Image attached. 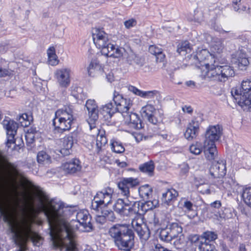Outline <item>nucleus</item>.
<instances>
[{
  "label": "nucleus",
  "instance_id": "obj_1",
  "mask_svg": "<svg viewBox=\"0 0 251 251\" xmlns=\"http://www.w3.org/2000/svg\"><path fill=\"white\" fill-rule=\"evenodd\" d=\"M26 184L32 192V204L46 215L52 244L65 251H76L74 240L75 229L89 232L92 229L91 217L86 210L76 212L73 207L65 206L56 199H50L39 186L31 181Z\"/></svg>",
  "mask_w": 251,
  "mask_h": 251
},
{
  "label": "nucleus",
  "instance_id": "obj_2",
  "mask_svg": "<svg viewBox=\"0 0 251 251\" xmlns=\"http://www.w3.org/2000/svg\"><path fill=\"white\" fill-rule=\"evenodd\" d=\"M196 66L201 70L204 79L219 82H225L234 75L232 67L224 65L217 56L210 53L206 50H202L194 55Z\"/></svg>",
  "mask_w": 251,
  "mask_h": 251
},
{
  "label": "nucleus",
  "instance_id": "obj_3",
  "mask_svg": "<svg viewBox=\"0 0 251 251\" xmlns=\"http://www.w3.org/2000/svg\"><path fill=\"white\" fill-rule=\"evenodd\" d=\"M7 224L10 236L19 247L18 251H25L27 243L29 240L35 246L39 247L42 244V238L32 229L30 220L25 218H11L8 220Z\"/></svg>",
  "mask_w": 251,
  "mask_h": 251
},
{
  "label": "nucleus",
  "instance_id": "obj_4",
  "mask_svg": "<svg viewBox=\"0 0 251 251\" xmlns=\"http://www.w3.org/2000/svg\"><path fill=\"white\" fill-rule=\"evenodd\" d=\"M92 36L94 44L101 49L102 54L107 57L120 58L125 52L124 48L110 43L108 34L101 29H95Z\"/></svg>",
  "mask_w": 251,
  "mask_h": 251
},
{
  "label": "nucleus",
  "instance_id": "obj_5",
  "mask_svg": "<svg viewBox=\"0 0 251 251\" xmlns=\"http://www.w3.org/2000/svg\"><path fill=\"white\" fill-rule=\"evenodd\" d=\"M109 233L120 250L130 251L133 246V233L127 226L115 225L110 228Z\"/></svg>",
  "mask_w": 251,
  "mask_h": 251
},
{
  "label": "nucleus",
  "instance_id": "obj_6",
  "mask_svg": "<svg viewBox=\"0 0 251 251\" xmlns=\"http://www.w3.org/2000/svg\"><path fill=\"white\" fill-rule=\"evenodd\" d=\"M113 100L114 104L109 102L102 107L100 113L104 117L107 118H110L117 111L121 113L122 116L123 114H126L129 112L131 105L130 99L124 98L118 92L114 91Z\"/></svg>",
  "mask_w": 251,
  "mask_h": 251
},
{
  "label": "nucleus",
  "instance_id": "obj_7",
  "mask_svg": "<svg viewBox=\"0 0 251 251\" xmlns=\"http://www.w3.org/2000/svg\"><path fill=\"white\" fill-rule=\"evenodd\" d=\"M231 93L244 110L251 111V79L243 80L239 89H232Z\"/></svg>",
  "mask_w": 251,
  "mask_h": 251
},
{
  "label": "nucleus",
  "instance_id": "obj_8",
  "mask_svg": "<svg viewBox=\"0 0 251 251\" xmlns=\"http://www.w3.org/2000/svg\"><path fill=\"white\" fill-rule=\"evenodd\" d=\"M139 202L137 201H130L127 198L119 199L115 203L114 211L122 216H131L139 212Z\"/></svg>",
  "mask_w": 251,
  "mask_h": 251
},
{
  "label": "nucleus",
  "instance_id": "obj_9",
  "mask_svg": "<svg viewBox=\"0 0 251 251\" xmlns=\"http://www.w3.org/2000/svg\"><path fill=\"white\" fill-rule=\"evenodd\" d=\"M113 190L107 187L97 192L91 202V208L96 211L100 208L106 207L111 202Z\"/></svg>",
  "mask_w": 251,
  "mask_h": 251
},
{
  "label": "nucleus",
  "instance_id": "obj_10",
  "mask_svg": "<svg viewBox=\"0 0 251 251\" xmlns=\"http://www.w3.org/2000/svg\"><path fill=\"white\" fill-rule=\"evenodd\" d=\"M248 52L246 47L241 46L231 55V62L241 70L249 64Z\"/></svg>",
  "mask_w": 251,
  "mask_h": 251
},
{
  "label": "nucleus",
  "instance_id": "obj_11",
  "mask_svg": "<svg viewBox=\"0 0 251 251\" xmlns=\"http://www.w3.org/2000/svg\"><path fill=\"white\" fill-rule=\"evenodd\" d=\"M2 124L6 131L7 146L10 147L11 144L15 143V136L18 127V124L8 117H6L3 120Z\"/></svg>",
  "mask_w": 251,
  "mask_h": 251
},
{
  "label": "nucleus",
  "instance_id": "obj_12",
  "mask_svg": "<svg viewBox=\"0 0 251 251\" xmlns=\"http://www.w3.org/2000/svg\"><path fill=\"white\" fill-rule=\"evenodd\" d=\"M85 107L88 112L89 118L87 119V123L89 126L90 130L95 128V122L99 117V110L98 105L94 100H88L85 103Z\"/></svg>",
  "mask_w": 251,
  "mask_h": 251
},
{
  "label": "nucleus",
  "instance_id": "obj_13",
  "mask_svg": "<svg viewBox=\"0 0 251 251\" xmlns=\"http://www.w3.org/2000/svg\"><path fill=\"white\" fill-rule=\"evenodd\" d=\"M222 131V127L219 125L209 126L205 133L203 143L215 144L221 138Z\"/></svg>",
  "mask_w": 251,
  "mask_h": 251
},
{
  "label": "nucleus",
  "instance_id": "obj_14",
  "mask_svg": "<svg viewBox=\"0 0 251 251\" xmlns=\"http://www.w3.org/2000/svg\"><path fill=\"white\" fill-rule=\"evenodd\" d=\"M131 224L141 239L146 241L149 238L150 232L149 227L146 225L143 224L141 219H133Z\"/></svg>",
  "mask_w": 251,
  "mask_h": 251
},
{
  "label": "nucleus",
  "instance_id": "obj_15",
  "mask_svg": "<svg viewBox=\"0 0 251 251\" xmlns=\"http://www.w3.org/2000/svg\"><path fill=\"white\" fill-rule=\"evenodd\" d=\"M131 224L141 239L146 241L149 238L150 232L149 227L146 225L143 224L141 219H133Z\"/></svg>",
  "mask_w": 251,
  "mask_h": 251
},
{
  "label": "nucleus",
  "instance_id": "obj_16",
  "mask_svg": "<svg viewBox=\"0 0 251 251\" xmlns=\"http://www.w3.org/2000/svg\"><path fill=\"white\" fill-rule=\"evenodd\" d=\"M131 224L141 239L146 241L149 238L150 232L149 227L146 225L143 224L141 219H133Z\"/></svg>",
  "mask_w": 251,
  "mask_h": 251
},
{
  "label": "nucleus",
  "instance_id": "obj_17",
  "mask_svg": "<svg viewBox=\"0 0 251 251\" xmlns=\"http://www.w3.org/2000/svg\"><path fill=\"white\" fill-rule=\"evenodd\" d=\"M139 183L137 178L133 177L124 178L118 183V186L121 191V194L127 198L130 194L129 189L138 186Z\"/></svg>",
  "mask_w": 251,
  "mask_h": 251
},
{
  "label": "nucleus",
  "instance_id": "obj_18",
  "mask_svg": "<svg viewBox=\"0 0 251 251\" xmlns=\"http://www.w3.org/2000/svg\"><path fill=\"white\" fill-rule=\"evenodd\" d=\"M226 172V163L223 160L213 163L209 169V173L211 179H217L224 177Z\"/></svg>",
  "mask_w": 251,
  "mask_h": 251
},
{
  "label": "nucleus",
  "instance_id": "obj_19",
  "mask_svg": "<svg viewBox=\"0 0 251 251\" xmlns=\"http://www.w3.org/2000/svg\"><path fill=\"white\" fill-rule=\"evenodd\" d=\"M77 141V132H73L65 136L62 140V146L60 151L61 154L68 155L71 153L72 148Z\"/></svg>",
  "mask_w": 251,
  "mask_h": 251
},
{
  "label": "nucleus",
  "instance_id": "obj_20",
  "mask_svg": "<svg viewBox=\"0 0 251 251\" xmlns=\"http://www.w3.org/2000/svg\"><path fill=\"white\" fill-rule=\"evenodd\" d=\"M0 199L3 208L6 211L13 210L16 205L14 197L9 193H5L0 188Z\"/></svg>",
  "mask_w": 251,
  "mask_h": 251
},
{
  "label": "nucleus",
  "instance_id": "obj_21",
  "mask_svg": "<svg viewBox=\"0 0 251 251\" xmlns=\"http://www.w3.org/2000/svg\"><path fill=\"white\" fill-rule=\"evenodd\" d=\"M5 166L8 175L11 178L21 176L20 173L17 168V166L10 162H7L6 157L0 151V167Z\"/></svg>",
  "mask_w": 251,
  "mask_h": 251
},
{
  "label": "nucleus",
  "instance_id": "obj_22",
  "mask_svg": "<svg viewBox=\"0 0 251 251\" xmlns=\"http://www.w3.org/2000/svg\"><path fill=\"white\" fill-rule=\"evenodd\" d=\"M70 72L71 70L68 68H61L55 72V77L61 86L67 87L70 84Z\"/></svg>",
  "mask_w": 251,
  "mask_h": 251
},
{
  "label": "nucleus",
  "instance_id": "obj_23",
  "mask_svg": "<svg viewBox=\"0 0 251 251\" xmlns=\"http://www.w3.org/2000/svg\"><path fill=\"white\" fill-rule=\"evenodd\" d=\"M200 123L194 119L188 124L186 131L184 133V137L188 140H192L195 139L199 134Z\"/></svg>",
  "mask_w": 251,
  "mask_h": 251
},
{
  "label": "nucleus",
  "instance_id": "obj_24",
  "mask_svg": "<svg viewBox=\"0 0 251 251\" xmlns=\"http://www.w3.org/2000/svg\"><path fill=\"white\" fill-rule=\"evenodd\" d=\"M123 117L126 124L130 128L139 129L142 127L141 121L136 113L128 112L126 114H123Z\"/></svg>",
  "mask_w": 251,
  "mask_h": 251
},
{
  "label": "nucleus",
  "instance_id": "obj_25",
  "mask_svg": "<svg viewBox=\"0 0 251 251\" xmlns=\"http://www.w3.org/2000/svg\"><path fill=\"white\" fill-rule=\"evenodd\" d=\"M206 40L212 44L211 51L214 53L218 54L223 52L224 49V41L223 39L214 38L210 35H207Z\"/></svg>",
  "mask_w": 251,
  "mask_h": 251
},
{
  "label": "nucleus",
  "instance_id": "obj_26",
  "mask_svg": "<svg viewBox=\"0 0 251 251\" xmlns=\"http://www.w3.org/2000/svg\"><path fill=\"white\" fill-rule=\"evenodd\" d=\"M55 117L74 121L75 117L72 105L65 106L57 110L55 113Z\"/></svg>",
  "mask_w": 251,
  "mask_h": 251
},
{
  "label": "nucleus",
  "instance_id": "obj_27",
  "mask_svg": "<svg viewBox=\"0 0 251 251\" xmlns=\"http://www.w3.org/2000/svg\"><path fill=\"white\" fill-rule=\"evenodd\" d=\"M73 121L63 119L60 118L54 117L53 120V125L55 129L61 131H67L70 129Z\"/></svg>",
  "mask_w": 251,
  "mask_h": 251
},
{
  "label": "nucleus",
  "instance_id": "obj_28",
  "mask_svg": "<svg viewBox=\"0 0 251 251\" xmlns=\"http://www.w3.org/2000/svg\"><path fill=\"white\" fill-rule=\"evenodd\" d=\"M218 179L217 181H214L213 183L221 190L226 189L230 191L235 183L232 178L230 177H221Z\"/></svg>",
  "mask_w": 251,
  "mask_h": 251
},
{
  "label": "nucleus",
  "instance_id": "obj_29",
  "mask_svg": "<svg viewBox=\"0 0 251 251\" xmlns=\"http://www.w3.org/2000/svg\"><path fill=\"white\" fill-rule=\"evenodd\" d=\"M63 169L68 173L73 174L81 169L79 160L73 159L63 164Z\"/></svg>",
  "mask_w": 251,
  "mask_h": 251
},
{
  "label": "nucleus",
  "instance_id": "obj_30",
  "mask_svg": "<svg viewBox=\"0 0 251 251\" xmlns=\"http://www.w3.org/2000/svg\"><path fill=\"white\" fill-rule=\"evenodd\" d=\"M204 153L205 157L208 160H212L217 155V151L215 144L203 143Z\"/></svg>",
  "mask_w": 251,
  "mask_h": 251
},
{
  "label": "nucleus",
  "instance_id": "obj_31",
  "mask_svg": "<svg viewBox=\"0 0 251 251\" xmlns=\"http://www.w3.org/2000/svg\"><path fill=\"white\" fill-rule=\"evenodd\" d=\"M129 90L135 95L147 99H153L158 94V92L156 90L143 91L139 90L136 87L133 86H130Z\"/></svg>",
  "mask_w": 251,
  "mask_h": 251
},
{
  "label": "nucleus",
  "instance_id": "obj_32",
  "mask_svg": "<svg viewBox=\"0 0 251 251\" xmlns=\"http://www.w3.org/2000/svg\"><path fill=\"white\" fill-rule=\"evenodd\" d=\"M178 193L174 189H169L162 193V201L167 205H170L172 202L175 201L178 196Z\"/></svg>",
  "mask_w": 251,
  "mask_h": 251
},
{
  "label": "nucleus",
  "instance_id": "obj_33",
  "mask_svg": "<svg viewBox=\"0 0 251 251\" xmlns=\"http://www.w3.org/2000/svg\"><path fill=\"white\" fill-rule=\"evenodd\" d=\"M90 76H94L102 72L101 65L97 59H92L87 68Z\"/></svg>",
  "mask_w": 251,
  "mask_h": 251
},
{
  "label": "nucleus",
  "instance_id": "obj_34",
  "mask_svg": "<svg viewBox=\"0 0 251 251\" xmlns=\"http://www.w3.org/2000/svg\"><path fill=\"white\" fill-rule=\"evenodd\" d=\"M94 129L96 130V134L97 135L96 140V149L97 152H99L105 146L107 142V140L106 137L103 134L102 131L99 130L98 128L95 126V128H93L92 130Z\"/></svg>",
  "mask_w": 251,
  "mask_h": 251
},
{
  "label": "nucleus",
  "instance_id": "obj_35",
  "mask_svg": "<svg viewBox=\"0 0 251 251\" xmlns=\"http://www.w3.org/2000/svg\"><path fill=\"white\" fill-rule=\"evenodd\" d=\"M154 167L153 162L150 160L140 165L139 169L141 172L146 174L150 176H152L154 175Z\"/></svg>",
  "mask_w": 251,
  "mask_h": 251
},
{
  "label": "nucleus",
  "instance_id": "obj_36",
  "mask_svg": "<svg viewBox=\"0 0 251 251\" xmlns=\"http://www.w3.org/2000/svg\"><path fill=\"white\" fill-rule=\"evenodd\" d=\"M127 55L126 57V60L130 64H135L140 66L143 65L144 62L143 59L140 56L137 55L132 50H129V51L127 52Z\"/></svg>",
  "mask_w": 251,
  "mask_h": 251
},
{
  "label": "nucleus",
  "instance_id": "obj_37",
  "mask_svg": "<svg viewBox=\"0 0 251 251\" xmlns=\"http://www.w3.org/2000/svg\"><path fill=\"white\" fill-rule=\"evenodd\" d=\"M139 194L141 198L148 200L152 195V188L148 184L140 186L138 189Z\"/></svg>",
  "mask_w": 251,
  "mask_h": 251
},
{
  "label": "nucleus",
  "instance_id": "obj_38",
  "mask_svg": "<svg viewBox=\"0 0 251 251\" xmlns=\"http://www.w3.org/2000/svg\"><path fill=\"white\" fill-rule=\"evenodd\" d=\"M149 51L151 54L156 56L157 61L162 62L163 61L165 55L163 54L161 48H158L155 45H151L149 48Z\"/></svg>",
  "mask_w": 251,
  "mask_h": 251
},
{
  "label": "nucleus",
  "instance_id": "obj_39",
  "mask_svg": "<svg viewBox=\"0 0 251 251\" xmlns=\"http://www.w3.org/2000/svg\"><path fill=\"white\" fill-rule=\"evenodd\" d=\"M139 212H137V214H139V215L144 214L148 210H151L155 207L154 202L152 201H148L144 202H140L139 201Z\"/></svg>",
  "mask_w": 251,
  "mask_h": 251
},
{
  "label": "nucleus",
  "instance_id": "obj_40",
  "mask_svg": "<svg viewBox=\"0 0 251 251\" xmlns=\"http://www.w3.org/2000/svg\"><path fill=\"white\" fill-rule=\"evenodd\" d=\"M48 63L51 66H55L58 64L59 60L55 53V50L53 47H50L47 50Z\"/></svg>",
  "mask_w": 251,
  "mask_h": 251
},
{
  "label": "nucleus",
  "instance_id": "obj_41",
  "mask_svg": "<svg viewBox=\"0 0 251 251\" xmlns=\"http://www.w3.org/2000/svg\"><path fill=\"white\" fill-rule=\"evenodd\" d=\"M169 229L171 236H172L173 239L177 238L179 234L181 235L182 231V228L178 224L173 223L170 225Z\"/></svg>",
  "mask_w": 251,
  "mask_h": 251
},
{
  "label": "nucleus",
  "instance_id": "obj_42",
  "mask_svg": "<svg viewBox=\"0 0 251 251\" xmlns=\"http://www.w3.org/2000/svg\"><path fill=\"white\" fill-rule=\"evenodd\" d=\"M37 161L40 164H47L50 162V157L45 151H39L37 155Z\"/></svg>",
  "mask_w": 251,
  "mask_h": 251
},
{
  "label": "nucleus",
  "instance_id": "obj_43",
  "mask_svg": "<svg viewBox=\"0 0 251 251\" xmlns=\"http://www.w3.org/2000/svg\"><path fill=\"white\" fill-rule=\"evenodd\" d=\"M217 237L218 235L215 232L211 231H206L203 232L201 235V240L208 242L209 243L210 242L215 240Z\"/></svg>",
  "mask_w": 251,
  "mask_h": 251
},
{
  "label": "nucleus",
  "instance_id": "obj_44",
  "mask_svg": "<svg viewBox=\"0 0 251 251\" xmlns=\"http://www.w3.org/2000/svg\"><path fill=\"white\" fill-rule=\"evenodd\" d=\"M99 212L106 220L113 221L115 219L114 212L111 210L107 209L106 207H103L101 209L100 208Z\"/></svg>",
  "mask_w": 251,
  "mask_h": 251
},
{
  "label": "nucleus",
  "instance_id": "obj_45",
  "mask_svg": "<svg viewBox=\"0 0 251 251\" xmlns=\"http://www.w3.org/2000/svg\"><path fill=\"white\" fill-rule=\"evenodd\" d=\"M191 50V49L189 43L188 41H185L178 45L177 52L179 54L183 53V54L184 55L187 53H190Z\"/></svg>",
  "mask_w": 251,
  "mask_h": 251
},
{
  "label": "nucleus",
  "instance_id": "obj_46",
  "mask_svg": "<svg viewBox=\"0 0 251 251\" xmlns=\"http://www.w3.org/2000/svg\"><path fill=\"white\" fill-rule=\"evenodd\" d=\"M241 2V0H233L232 6L234 10L239 13H242L246 12L249 13L250 12V8L247 7L246 5H242V8L239 7V5H240Z\"/></svg>",
  "mask_w": 251,
  "mask_h": 251
},
{
  "label": "nucleus",
  "instance_id": "obj_47",
  "mask_svg": "<svg viewBox=\"0 0 251 251\" xmlns=\"http://www.w3.org/2000/svg\"><path fill=\"white\" fill-rule=\"evenodd\" d=\"M199 249L200 251H217L213 244L202 240H201L199 245Z\"/></svg>",
  "mask_w": 251,
  "mask_h": 251
},
{
  "label": "nucleus",
  "instance_id": "obj_48",
  "mask_svg": "<svg viewBox=\"0 0 251 251\" xmlns=\"http://www.w3.org/2000/svg\"><path fill=\"white\" fill-rule=\"evenodd\" d=\"M147 222L151 228H155L159 226L158 219L156 217L155 214L152 212L148 214Z\"/></svg>",
  "mask_w": 251,
  "mask_h": 251
},
{
  "label": "nucleus",
  "instance_id": "obj_49",
  "mask_svg": "<svg viewBox=\"0 0 251 251\" xmlns=\"http://www.w3.org/2000/svg\"><path fill=\"white\" fill-rule=\"evenodd\" d=\"M159 238L161 240L167 242L172 241L173 238L171 236V233L168 228L162 229L159 233Z\"/></svg>",
  "mask_w": 251,
  "mask_h": 251
},
{
  "label": "nucleus",
  "instance_id": "obj_50",
  "mask_svg": "<svg viewBox=\"0 0 251 251\" xmlns=\"http://www.w3.org/2000/svg\"><path fill=\"white\" fill-rule=\"evenodd\" d=\"M110 146L111 150L117 153H123L125 150L122 143L119 141H113L111 142Z\"/></svg>",
  "mask_w": 251,
  "mask_h": 251
},
{
  "label": "nucleus",
  "instance_id": "obj_51",
  "mask_svg": "<svg viewBox=\"0 0 251 251\" xmlns=\"http://www.w3.org/2000/svg\"><path fill=\"white\" fill-rule=\"evenodd\" d=\"M154 107L151 104H147L142 108V115L146 118L152 115L155 112Z\"/></svg>",
  "mask_w": 251,
  "mask_h": 251
},
{
  "label": "nucleus",
  "instance_id": "obj_52",
  "mask_svg": "<svg viewBox=\"0 0 251 251\" xmlns=\"http://www.w3.org/2000/svg\"><path fill=\"white\" fill-rule=\"evenodd\" d=\"M245 202L251 207V187L246 188L242 194Z\"/></svg>",
  "mask_w": 251,
  "mask_h": 251
},
{
  "label": "nucleus",
  "instance_id": "obj_53",
  "mask_svg": "<svg viewBox=\"0 0 251 251\" xmlns=\"http://www.w3.org/2000/svg\"><path fill=\"white\" fill-rule=\"evenodd\" d=\"M202 150V148L201 144L198 143H196L195 144H192L189 147V151L190 152L195 155H199L200 154Z\"/></svg>",
  "mask_w": 251,
  "mask_h": 251
},
{
  "label": "nucleus",
  "instance_id": "obj_54",
  "mask_svg": "<svg viewBox=\"0 0 251 251\" xmlns=\"http://www.w3.org/2000/svg\"><path fill=\"white\" fill-rule=\"evenodd\" d=\"M16 120L21 124L22 126H27V122H28V124H29V117L26 113H23L21 115H18L16 117Z\"/></svg>",
  "mask_w": 251,
  "mask_h": 251
},
{
  "label": "nucleus",
  "instance_id": "obj_55",
  "mask_svg": "<svg viewBox=\"0 0 251 251\" xmlns=\"http://www.w3.org/2000/svg\"><path fill=\"white\" fill-rule=\"evenodd\" d=\"M82 89L80 87L75 86L72 87L71 95L75 97L76 100L82 99L81 93Z\"/></svg>",
  "mask_w": 251,
  "mask_h": 251
},
{
  "label": "nucleus",
  "instance_id": "obj_56",
  "mask_svg": "<svg viewBox=\"0 0 251 251\" xmlns=\"http://www.w3.org/2000/svg\"><path fill=\"white\" fill-rule=\"evenodd\" d=\"M190 21H194L198 23H201L203 20V14L201 11H195L193 18L189 19Z\"/></svg>",
  "mask_w": 251,
  "mask_h": 251
},
{
  "label": "nucleus",
  "instance_id": "obj_57",
  "mask_svg": "<svg viewBox=\"0 0 251 251\" xmlns=\"http://www.w3.org/2000/svg\"><path fill=\"white\" fill-rule=\"evenodd\" d=\"M184 244V237L182 234L180 235L179 238L174 242V245L177 249L182 248Z\"/></svg>",
  "mask_w": 251,
  "mask_h": 251
},
{
  "label": "nucleus",
  "instance_id": "obj_58",
  "mask_svg": "<svg viewBox=\"0 0 251 251\" xmlns=\"http://www.w3.org/2000/svg\"><path fill=\"white\" fill-rule=\"evenodd\" d=\"M124 24L126 28L129 29L136 25L137 21L135 19L131 18L125 21Z\"/></svg>",
  "mask_w": 251,
  "mask_h": 251
},
{
  "label": "nucleus",
  "instance_id": "obj_59",
  "mask_svg": "<svg viewBox=\"0 0 251 251\" xmlns=\"http://www.w3.org/2000/svg\"><path fill=\"white\" fill-rule=\"evenodd\" d=\"M189 241L192 244H194L195 245H199L200 243L201 238H200V237L197 234L191 235L189 236L188 238Z\"/></svg>",
  "mask_w": 251,
  "mask_h": 251
},
{
  "label": "nucleus",
  "instance_id": "obj_60",
  "mask_svg": "<svg viewBox=\"0 0 251 251\" xmlns=\"http://www.w3.org/2000/svg\"><path fill=\"white\" fill-rule=\"evenodd\" d=\"M183 206L185 209L186 212H190L193 210V204L190 201L185 200L183 202Z\"/></svg>",
  "mask_w": 251,
  "mask_h": 251
},
{
  "label": "nucleus",
  "instance_id": "obj_61",
  "mask_svg": "<svg viewBox=\"0 0 251 251\" xmlns=\"http://www.w3.org/2000/svg\"><path fill=\"white\" fill-rule=\"evenodd\" d=\"M98 212V214L96 215V221L97 223H100V224H104L106 220L104 218V217L100 214V213L99 211Z\"/></svg>",
  "mask_w": 251,
  "mask_h": 251
},
{
  "label": "nucleus",
  "instance_id": "obj_62",
  "mask_svg": "<svg viewBox=\"0 0 251 251\" xmlns=\"http://www.w3.org/2000/svg\"><path fill=\"white\" fill-rule=\"evenodd\" d=\"M145 119H146L150 123L154 125H157L159 122L158 120L154 116V114H152V115L150 116Z\"/></svg>",
  "mask_w": 251,
  "mask_h": 251
},
{
  "label": "nucleus",
  "instance_id": "obj_63",
  "mask_svg": "<svg viewBox=\"0 0 251 251\" xmlns=\"http://www.w3.org/2000/svg\"><path fill=\"white\" fill-rule=\"evenodd\" d=\"M189 167L187 164L183 163L180 165L181 173L182 174H186L189 172Z\"/></svg>",
  "mask_w": 251,
  "mask_h": 251
},
{
  "label": "nucleus",
  "instance_id": "obj_64",
  "mask_svg": "<svg viewBox=\"0 0 251 251\" xmlns=\"http://www.w3.org/2000/svg\"><path fill=\"white\" fill-rule=\"evenodd\" d=\"M10 75V72L7 69H3L0 67V77H5Z\"/></svg>",
  "mask_w": 251,
  "mask_h": 251
}]
</instances>
